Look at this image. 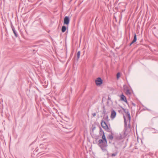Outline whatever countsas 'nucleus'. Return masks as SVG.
Masks as SVG:
<instances>
[{"label": "nucleus", "instance_id": "nucleus-1", "mask_svg": "<svg viewBox=\"0 0 158 158\" xmlns=\"http://www.w3.org/2000/svg\"><path fill=\"white\" fill-rule=\"evenodd\" d=\"M123 118L124 119V125L125 128L127 129L130 128V122L131 118L130 113L128 111L124 115Z\"/></svg>", "mask_w": 158, "mask_h": 158}, {"label": "nucleus", "instance_id": "nucleus-2", "mask_svg": "<svg viewBox=\"0 0 158 158\" xmlns=\"http://www.w3.org/2000/svg\"><path fill=\"white\" fill-rule=\"evenodd\" d=\"M102 127L106 131H109L110 129L106 122L102 120L101 123Z\"/></svg>", "mask_w": 158, "mask_h": 158}, {"label": "nucleus", "instance_id": "nucleus-3", "mask_svg": "<svg viewBox=\"0 0 158 158\" xmlns=\"http://www.w3.org/2000/svg\"><path fill=\"white\" fill-rule=\"evenodd\" d=\"M99 144H100V146L102 149L103 147H106L107 144H106L104 141L102 139H100L98 140Z\"/></svg>", "mask_w": 158, "mask_h": 158}, {"label": "nucleus", "instance_id": "nucleus-4", "mask_svg": "<svg viewBox=\"0 0 158 158\" xmlns=\"http://www.w3.org/2000/svg\"><path fill=\"white\" fill-rule=\"evenodd\" d=\"M95 83L97 85H100L102 83V81L101 78L98 77L96 80Z\"/></svg>", "mask_w": 158, "mask_h": 158}, {"label": "nucleus", "instance_id": "nucleus-5", "mask_svg": "<svg viewBox=\"0 0 158 158\" xmlns=\"http://www.w3.org/2000/svg\"><path fill=\"white\" fill-rule=\"evenodd\" d=\"M70 19L69 17L65 16L64 19V24L68 25L69 23Z\"/></svg>", "mask_w": 158, "mask_h": 158}, {"label": "nucleus", "instance_id": "nucleus-6", "mask_svg": "<svg viewBox=\"0 0 158 158\" xmlns=\"http://www.w3.org/2000/svg\"><path fill=\"white\" fill-rule=\"evenodd\" d=\"M116 114V112L114 110L111 111L110 115L111 118L112 119H114L115 118Z\"/></svg>", "mask_w": 158, "mask_h": 158}, {"label": "nucleus", "instance_id": "nucleus-7", "mask_svg": "<svg viewBox=\"0 0 158 158\" xmlns=\"http://www.w3.org/2000/svg\"><path fill=\"white\" fill-rule=\"evenodd\" d=\"M120 98H121V101H123L125 102H127L126 98V97L123 94H122L121 95Z\"/></svg>", "mask_w": 158, "mask_h": 158}, {"label": "nucleus", "instance_id": "nucleus-8", "mask_svg": "<svg viewBox=\"0 0 158 158\" xmlns=\"http://www.w3.org/2000/svg\"><path fill=\"white\" fill-rule=\"evenodd\" d=\"M102 139L104 141L105 143L107 144V140L106 138V137H105V136L104 134H103V135H102Z\"/></svg>", "mask_w": 158, "mask_h": 158}, {"label": "nucleus", "instance_id": "nucleus-9", "mask_svg": "<svg viewBox=\"0 0 158 158\" xmlns=\"http://www.w3.org/2000/svg\"><path fill=\"white\" fill-rule=\"evenodd\" d=\"M12 30L14 33V34L15 37H17V34L16 33V32L15 30V29L14 27H12Z\"/></svg>", "mask_w": 158, "mask_h": 158}, {"label": "nucleus", "instance_id": "nucleus-10", "mask_svg": "<svg viewBox=\"0 0 158 158\" xmlns=\"http://www.w3.org/2000/svg\"><path fill=\"white\" fill-rule=\"evenodd\" d=\"M66 30V27L65 26H63L61 28V31L63 32H64Z\"/></svg>", "mask_w": 158, "mask_h": 158}, {"label": "nucleus", "instance_id": "nucleus-11", "mask_svg": "<svg viewBox=\"0 0 158 158\" xmlns=\"http://www.w3.org/2000/svg\"><path fill=\"white\" fill-rule=\"evenodd\" d=\"M137 38H136V35L135 34L134 39L132 41V43H134L136 41Z\"/></svg>", "mask_w": 158, "mask_h": 158}, {"label": "nucleus", "instance_id": "nucleus-12", "mask_svg": "<svg viewBox=\"0 0 158 158\" xmlns=\"http://www.w3.org/2000/svg\"><path fill=\"white\" fill-rule=\"evenodd\" d=\"M126 93L127 95H129L131 94V93L129 89H127L126 91Z\"/></svg>", "mask_w": 158, "mask_h": 158}, {"label": "nucleus", "instance_id": "nucleus-13", "mask_svg": "<svg viewBox=\"0 0 158 158\" xmlns=\"http://www.w3.org/2000/svg\"><path fill=\"white\" fill-rule=\"evenodd\" d=\"M108 137H109V139L111 140H112L113 138V136L112 135H108Z\"/></svg>", "mask_w": 158, "mask_h": 158}, {"label": "nucleus", "instance_id": "nucleus-14", "mask_svg": "<svg viewBox=\"0 0 158 158\" xmlns=\"http://www.w3.org/2000/svg\"><path fill=\"white\" fill-rule=\"evenodd\" d=\"M80 54V52L78 51V52L77 53V57L78 59H79V58Z\"/></svg>", "mask_w": 158, "mask_h": 158}, {"label": "nucleus", "instance_id": "nucleus-15", "mask_svg": "<svg viewBox=\"0 0 158 158\" xmlns=\"http://www.w3.org/2000/svg\"><path fill=\"white\" fill-rule=\"evenodd\" d=\"M120 76V74L119 73H118L117 74V79H118Z\"/></svg>", "mask_w": 158, "mask_h": 158}, {"label": "nucleus", "instance_id": "nucleus-16", "mask_svg": "<svg viewBox=\"0 0 158 158\" xmlns=\"http://www.w3.org/2000/svg\"><path fill=\"white\" fill-rule=\"evenodd\" d=\"M103 118L105 119L106 120H108V115H105L103 117Z\"/></svg>", "mask_w": 158, "mask_h": 158}, {"label": "nucleus", "instance_id": "nucleus-17", "mask_svg": "<svg viewBox=\"0 0 158 158\" xmlns=\"http://www.w3.org/2000/svg\"><path fill=\"white\" fill-rule=\"evenodd\" d=\"M117 154V153H114L111 154L112 156H116Z\"/></svg>", "mask_w": 158, "mask_h": 158}, {"label": "nucleus", "instance_id": "nucleus-18", "mask_svg": "<svg viewBox=\"0 0 158 158\" xmlns=\"http://www.w3.org/2000/svg\"><path fill=\"white\" fill-rule=\"evenodd\" d=\"M92 115H93V116L94 117H95L96 115V114L95 113H93Z\"/></svg>", "mask_w": 158, "mask_h": 158}, {"label": "nucleus", "instance_id": "nucleus-19", "mask_svg": "<svg viewBox=\"0 0 158 158\" xmlns=\"http://www.w3.org/2000/svg\"><path fill=\"white\" fill-rule=\"evenodd\" d=\"M133 43H132V42L130 44V46Z\"/></svg>", "mask_w": 158, "mask_h": 158}, {"label": "nucleus", "instance_id": "nucleus-20", "mask_svg": "<svg viewBox=\"0 0 158 158\" xmlns=\"http://www.w3.org/2000/svg\"><path fill=\"white\" fill-rule=\"evenodd\" d=\"M110 99V98L109 97H108V99L109 100Z\"/></svg>", "mask_w": 158, "mask_h": 158}]
</instances>
